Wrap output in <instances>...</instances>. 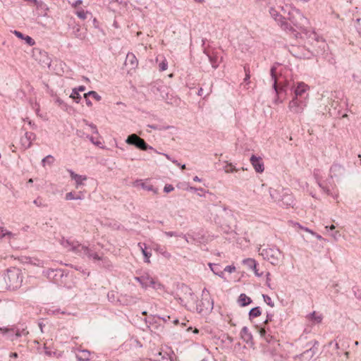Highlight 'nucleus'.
<instances>
[{
	"instance_id": "f257e3e1",
	"label": "nucleus",
	"mask_w": 361,
	"mask_h": 361,
	"mask_svg": "<svg viewBox=\"0 0 361 361\" xmlns=\"http://www.w3.org/2000/svg\"><path fill=\"white\" fill-rule=\"evenodd\" d=\"M3 280L5 286L2 288L15 290L20 286L22 283V277L20 271L18 269H8L6 272L3 275Z\"/></svg>"
},
{
	"instance_id": "f03ea898",
	"label": "nucleus",
	"mask_w": 361,
	"mask_h": 361,
	"mask_svg": "<svg viewBox=\"0 0 361 361\" xmlns=\"http://www.w3.org/2000/svg\"><path fill=\"white\" fill-rule=\"evenodd\" d=\"M259 252L264 259L267 260L273 265L279 264L283 258V252L276 247L259 248Z\"/></svg>"
},
{
	"instance_id": "7ed1b4c3",
	"label": "nucleus",
	"mask_w": 361,
	"mask_h": 361,
	"mask_svg": "<svg viewBox=\"0 0 361 361\" xmlns=\"http://www.w3.org/2000/svg\"><path fill=\"white\" fill-rule=\"evenodd\" d=\"M288 20L294 26L302 28L307 23V19L303 16L300 11L295 7H291L288 12Z\"/></svg>"
},
{
	"instance_id": "20e7f679",
	"label": "nucleus",
	"mask_w": 361,
	"mask_h": 361,
	"mask_svg": "<svg viewBox=\"0 0 361 361\" xmlns=\"http://www.w3.org/2000/svg\"><path fill=\"white\" fill-rule=\"evenodd\" d=\"M62 246L68 251L72 252L74 254L83 257V254L87 252V246L80 244L78 241H71L68 239H62Z\"/></svg>"
},
{
	"instance_id": "39448f33",
	"label": "nucleus",
	"mask_w": 361,
	"mask_h": 361,
	"mask_svg": "<svg viewBox=\"0 0 361 361\" xmlns=\"http://www.w3.org/2000/svg\"><path fill=\"white\" fill-rule=\"evenodd\" d=\"M126 142L127 144L134 145L140 149H142V150L152 149V150H154L156 153H158L157 152V150L153 149L152 147L149 146L142 138L140 137L138 135H137L135 133L128 135Z\"/></svg>"
},
{
	"instance_id": "423d86ee",
	"label": "nucleus",
	"mask_w": 361,
	"mask_h": 361,
	"mask_svg": "<svg viewBox=\"0 0 361 361\" xmlns=\"http://www.w3.org/2000/svg\"><path fill=\"white\" fill-rule=\"evenodd\" d=\"M134 279L135 281L139 282L141 286L145 289L149 286H152L155 289H159L161 287V283L157 282L149 274H144L141 276H135Z\"/></svg>"
},
{
	"instance_id": "0eeeda50",
	"label": "nucleus",
	"mask_w": 361,
	"mask_h": 361,
	"mask_svg": "<svg viewBox=\"0 0 361 361\" xmlns=\"http://www.w3.org/2000/svg\"><path fill=\"white\" fill-rule=\"evenodd\" d=\"M307 100L302 99L293 98L289 102L288 108L290 111L295 114H301L303 113L305 108L307 106Z\"/></svg>"
},
{
	"instance_id": "6e6552de",
	"label": "nucleus",
	"mask_w": 361,
	"mask_h": 361,
	"mask_svg": "<svg viewBox=\"0 0 361 361\" xmlns=\"http://www.w3.org/2000/svg\"><path fill=\"white\" fill-rule=\"evenodd\" d=\"M213 300L203 293L201 300L196 305V310L201 314L207 313L213 309Z\"/></svg>"
},
{
	"instance_id": "1a4fd4ad",
	"label": "nucleus",
	"mask_w": 361,
	"mask_h": 361,
	"mask_svg": "<svg viewBox=\"0 0 361 361\" xmlns=\"http://www.w3.org/2000/svg\"><path fill=\"white\" fill-rule=\"evenodd\" d=\"M269 13L273 17V18L278 22L279 25H280L282 29L284 30H292L293 28L290 25L286 20L285 18L279 13L276 9L271 8L269 10Z\"/></svg>"
},
{
	"instance_id": "9d476101",
	"label": "nucleus",
	"mask_w": 361,
	"mask_h": 361,
	"mask_svg": "<svg viewBox=\"0 0 361 361\" xmlns=\"http://www.w3.org/2000/svg\"><path fill=\"white\" fill-rule=\"evenodd\" d=\"M309 90V87L305 83L301 82L298 84L294 90L293 98L308 99V93L307 92Z\"/></svg>"
},
{
	"instance_id": "9b49d317",
	"label": "nucleus",
	"mask_w": 361,
	"mask_h": 361,
	"mask_svg": "<svg viewBox=\"0 0 361 361\" xmlns=\"http://www.w3.org/2000/svg\"><path fill=\"white\" fill-rule=\"evenodd\" d=\"M140 299V298L136 295L121 294L118 298V302L122 305H135Z\"/></svg>"
},
{
	"instance_id": "f8f14e48",
	"label": "nucleus",
	"mask_w": 361,
	"mask_h": 361,
	"mask_svg": "<svg viewBox=\"0 0 361 361\" xmlns=\"http://www.w3.org/2000/svg\"><path fill=\"white\" fill-rule=\"evenodd\" d=\"M319 342L315 341L312 347L305 350L300 355L302 361H310L317 353Z\"/></svg>"
},
{
	"instance_id": "ddd939ff",
	"label": "nucleus",
	"mask_w": 361,
	"mask_h": 361,
	"mask_svg": "<svg viewBox=\"0 0 361 361\" xmlns=\"http://www.w3.org/2000/svg\"><path fill=\"white\" fill-rule=\"evenodd\" d=\"M250 161L257 173H262L264 171V164L260 157L252 155Z\"/></svg>"
},
{
	"instance_id": "4468645a",
	"label": "nucleus",
	"mask_w": 361,
	"mask_h": 361,
	"mask_svg": "<svg viewBox=\"0 0 361 361\" xmlns=\"http://www.w3.org/2000/svg\"><path fill=\"white\" fill-rule=\"evenodd\" d=\"M68 172L69 173L71 179L75 180V186L77 189H79L82 185H83L84 181L87 179L86 176L78 175L71 169H68Z\"/></svg>"
},
{
	"instance_id": "2eb2a0df",
	"label": "nucleus",
	"mask_w": 361,
	"mask_h": 361,
	"mask_svg": "<svg viewBox=\"0 0 361 361\" xmlns=\"http://www.w3.org/2000/svg\"><path fill=\"white\" fill-rule=\"evenodd\" d=\"M271 80L273 81V88L275 91L276 94L278 98L276 101L279 100V94L284 90L283 87H279L277 83V78H276V68L275 66H272L270 70Z\"/></svg>"
},
{
	"instance_id": "dca6fc26",
	"label": "nucleus",
	"mask_w": 361,
	"mask_h": 361,
	"mask_svg": "<svg viewBox=\"0 0 361 361\" xmlns=\"http://www.w3.org/2000/svg\"><path fill=\"white\" fill-rule=\"evenodd\" d=\"M344 171L345 169L342 165L335 163L330 168L329 176L331 178L341 177L343 175Z\"/></svg>"
},
{
	"instance_id": "f3484780",
	"label": "nucleus",
	"mask_w": 361,
	"mask_h": 361,
	"mask_svg": "<svg viewBox=\"0 0 361 361\" xmlns=\"http://www.w3.org/2000/svg\"><path fill=\"white\" fill-rule=\"evenodd\" d=\"M35 57L43 66H50V59L48 57L46 52H42L39 50L35 51Z\"/></svg>"
},
{
	"instance_id": "a211bd4d",
	"label": "nucleus",
	"mask_w": 361,
	"mask_h": 361,
	"mask_svg": "<svg viewBox=\"0 0 361 361\" xmlns=\"http://www.w3.org/2000/svg\"><path fill=\"white\" fill-rule=\"evenodd\" d=\"M294 203L293 196L289 194L287 190L283 192V196L280 202L281 206L293 207Z\"/></svg>"
},
{
	"instance_id": "6ab92c4d",
	"label": "nucleus",
	"mask_w": 361,
	"mask_h": 361,
	"mask_svg": "<svg viewBox=\"0 0 361 361\" xmlns=\"http://www.w3.org/2000/svg\"><path fill=\"white\" fill-rule=\"evenodd\" d=\"M209 60L212 66L216 69L219 67V63L222 61V56H219L217 53L212 52L211 54H207Z\"/></svg>"
},
{
	"instance_id": "aec40b11",
	"label": "nucleus",
	"mask_w": 361,
	"mask_h": 361,
	"mask_svg": "<svg viewBox=\"0 0 361 361\" xmlns=\"http://www.w3.org/2000/svg\"><path fill=\"white\" fill-rule=\"evenodd\" d=\"M285 190H284V189L279 190L270 188L269 194H270V196H271V199L273 200V201L280 204L282 196H283V192H285Z\"/></svg>"
},
{
	"instance_id": "412c9836",
	"label": "nucleus",
	"mask_w": 361,
	"mask_h": 361,
	"mask_svg": "<svg viewBox=\"0 0 361 361\" xmlns=\"http://www.w3.org/2000/svg\"><path fill=\"white\" fill-rule=\"evenodd\" d=\"M91 353L87 350H79L76 353V357L80 361H88L90 359Z\"/></svg>"
},
{
	"instance_id": "4be33fe9",
	"label": "nucleus",
	"mask_w": 361,
	"mask_h": 361,
	"mask_svg": "<svg viewBox=\"0 0 361 361\" xmlns=\"http://www.w3.org/2000/svg\"><path fill=\"white\" fill-rule=\"evenodd\" d=\"M87 257L90 259L94 261L102 260V257L96 252H93L90 248L87 246V252L83 254V257Z\"/></svg>"
},
{
	"instance_id": "5701e85b",
	"label": "nucleus",
	"mask_w": 361,
	"mask_h": 361,
	"mask_svg": "<svg viewBox=\"0 0 361 361\" xmlns=\"http://www.w3.org/2000/svg\"><path fill=\"white\" fill-rule=\"evenodd\" d=\"M241 338L244 341L248 343L252 340V335L247 326H244L240 331Z\"/></svg>"
},
{
	"instance_id": "b1692460",
	"label": "nucleus",
	"mask_w": 361,
	"mask_h": 361,
	"mask_svg": "<svg viewBox=\"0 0 361 361\" xmlns=\"http://www.w3.org/2000/svg\"><path fill=\"white\" fill-rule=\"evenodd\" d=\"M208 266L215 275H217L221 278H224V272L219 269V264L209 263Z\"/></svg>"
},
{
	"instance_id": "393cba45",
	"label": "nucleus",
	"mask_w": 361,
	"mask_h": 361,
	"mask_svg": "<svg viewBox=\"0 0 361 361\" xmlns=\"http://www.w3.org/2000/svg\"><path fill=\"white\" fill-rule=\"evenodd\" d=\"M252 302L250 298L247 297L245 293H241L238 298V303L240 306L245 307Z\"/></svg>"
},
{
	"instance_id": "a878e982",
	"label": "nucleus",
	"mask_w": 361,
	"mask_h": 361,
	"mask_svg": "<svg viewBox=\"0 0 361 361\" xmlns=\"http://www.w3.org/2000/svg\"><path fill=\"white\" fill-rule=\"evenodd\" d=\"M138 246L140 247L142 253L145 258V262L147 263H149V258L152 256V253L146 251L147 247L145 243H139Z\"/></svg>"
},
{
	"instance_id": "bb28decb",
	"label": "nucleus",
	"mask_w": 361,
	"mask_h": 361,
	"mask_svg": "<svg viewBox=\"0 0 361 361\" xmlns=\"http://www.w3.org/2000/svg\"><path fill=\"white\" fill-rule=\"evenodd\" d=\"M84 195L81 192H79L78 194L75 195L73 192H69L66 194V200H82L83 199Z\"/></svg>"
},
{
	"instance_id": "cd10ccee",
	"label": "nucleus",
	"mask_w": 361,
	"mask_h": 361,
	"mask_svg": "<svg viewBox=\"0 0 361 361\" xmlns=\"http://www.w3.org/2000/svg\"><path fill=\"white\" fill-rule=\"evenodd\" d=\"M140 185L141 188L147 191H152L154 194H157L158 192V189L154 188L152 184L147 183V182H141L140 183Z\"/></svg>"
},
{
	"instance_id": "c85d7f7f",
	"label": "nucleus",
	"mask_w": 361,
	"mask_h": 361,
	"mask_svg": "<svg viewBox=\"0 0 361 361\" xmlns=\"http://www.w3.org/2000/svg\"><path fill=\"white\" fill-rule=\"evenodd\" d=\"M307 318L311 321H314L317 324L321 323L323 319L322 314H317L315 312L310 313L307 316Z\"/></svg>"
},
{
	"instance_id": "c756f323",
	"label": "nucleus",
	"mask_w": 361,
	"mask_h": 361,
	"mask_svg": "<svg viewBox=\"0 0 361 361\" xmlns=\"http://www.w3.org/2000/svg\"><path fill=\"white\" fill-rule=\"evenodd\" d=\"M130 63L132 66H135L137 63V59L133 54L128 53L126 56V63Z\"/></svg>"
},
{
	"instance_id": "7c9ffc66",
	"label": "nucleus",
	"mask_w": 361,
	"mask_h": 361,
	"mask_svg": "<svg viewBox=\"0 0 361 361\" xmlns=\"http://www.w3.org/2000/svg\"><path fill=\"white\" fill-rule=\"evenodd\" d=\"M32 135V133L29 134L28 133H26L25 137L21 138V142H22L23 145H25L27 144V145L25 147L26 148L30 147L31 145L30 140H31Z\"/></svg>"
},
{
	"instance_id": "2f4dec72",
	"label": "nucleus",
	"mask_w": 361,
	"mask_h": 361,
	"mask_svg": "<svg viewBox=\"0 0 361 361\" xmlns=\"http://www.w3.org/2000/svg\"><path fill=\"white\" fill-rule=\"evenodd\" d=\"M70 97L75 100L76 103H79L81 99V96L80 95L76 88H74L72 90V93L71 94Z\"/></svg>"
},
{
	"instance_id": "473e14b6",
	"label": "nucleus",
	"mask_w": 361,
	"mask_h": 361,
	"mask_svg": "<svg viewBox=\"0 0 361 361\" xmlns=\"http://www.w3.org/2000/svg\"><path fill=\"white\" fill-rule=\"evenodd\" d=\"M262 312L259 307H254L250 310L249 316L252 317H257L261 315Z\"/></svg>"
},
{
	"instance_id": "72a5a7b5",
	"label": "nucleus",
	"mask_w": 361,
	"mask_h": 361,
	"mask_svg": "<svg viewBox=\"0 0 361 361\" xmlns=\"http://www.w3.org/2000/svg\"><path fill=\"white\" fill-rule=\"evenodd\" d=\"M76 16L82 20H85L87 18L88 14H91L88 11H85L83 9L78 10L75 12Z\"/></svg>"
},
{
	"instance_id": "f704fd0d",
	"label": "nucleus",
	"mask_w": 361,
	"mask_h": 361,
	"mask_svg": "<svg viewBox=\"0 0 361 361\" xmlns=\"http://www.w3.org/2000/svg\"><path fill=\"white\" fill-rule=\"evenodd\" d=\"M54 158L51 155H48L45 157L42 160V166H44L46 164H48L49 165H51L54 163Z\"/></svg>"
},
{
	"instance_id": "c9c22d12",
	"label": "nucleus",
	"mask_w": 361,
	"mask_h": 361,
	"mask_svg": "<svg viewBox=\"0 0 361 361\" xmlns=\"http://www.w3.org/2000/svg\"><path fill=\"white\" fill-rule=\"evenodd\" d=\"M224 171L226 173H233L238 171V169L232 164H226L224 166Z\"/></svg>"
},
{
	"instance_id": "e433bc0d",
	"label": "nucleus",
	"mask_w": 361,
	"mask_h": 361,
	"mask_svg": "<svg viewBox=\"0 0 361 361\" xmlns=\"http://www.w3.org/2000/svg\"><path fill=\"white\" fill-rule=\"evenodd\" d=\"M85 96H90L92 98H94L97 101H100L102 99V97L100 95H99L95 91H90L87 93H85Z\"/></svg>"
},
{
	"instance_id": "4c0bfd02",
	"label": "nucleus",
	"mask_w": 361,
	"mask_h": 361,
	"mask_svg": "<svg viewBox=\"0 0 361 361\" xmlns=\"http://www.w3.org/2000/svg\"><path fill=\"white\" fill-rule=\"evenodd\" d=\"M259 333L261 337H262L268 343H270L269 338H267V330L264 328H260L259 330Z\"/></svg>"
},
{
	"instance_id": "58836bf2",
	"label": "nucleus",
	"mask_w": 361,
	"mask_h": 361,
	"mask_svg": "<svg viewBox=\"0 0 361 361\" xmlns=\"http://www.w3.org/2000/svg\"><path fill=\"white\" fill-rule=\"evenodd\" d=\"M244 263L247 264L252 269H256L257 264L254 259H247L244 260Z\"/></svg>"
},
{
	"instance_id": "ea45409f",
	"label": "nucleus",
	"mask_w": 361,
	"mask_h": 361,
	"mask_svg": "<svg viewBox=\"0 0 361 361\" xmlns=\"http://www.w3.org/2000/svg\"><path fill=\"white\" fill-rule=\"evenodd\" d=\"M264 301L270 307H274V303L272 302L271 298L267 295H262Z\"/></svg>"
},
{
	"instance_id": "a19ab883",
	"label": "nucleus",
	"mask_w": 361,
	"mask_h": 361,
	"mask_svg": "<svg viewBox=\"0 0 361 361\" xmlns=\"http://www.w3.org/2000/svg\"><path fill=\"white\" fill-rule=\"evenodd\" d=\"M55 103L60 106L61 109H65L67 108V105L63 102V101L59 97L56 98Z\"/></svg>"
},
{
	"instance_id": "79ce46f5",
	"label": "nucleus",
	"mask_w": 361,
	"mask_h": 361,
	"mask_svg": "<svg viewBox=\"0 0 361 361\" xmlns=\"http://www.w3.org/2000/svg\"><path fill=\"white\" fill-rule=\"evenodd\" d=\"M244 71H245V77L244 81L246 82H248L250 78V68L247 66H244Z\"/></svg>"
},
{
	"instance_id": "37998d69",
	"label": "nucleus",
	"mask_w": 361,
	"mask_h": 361,
	"mask_svg": "<svg viewBox=\"0 0 361 361\" xmlns=\"http://www.w3.org/2000/svg\"><path fill=\"white\" fill-rule=\"evenodd\" d=\"M318 185H319V187L323 190V191H324L325 193H326L328 195H332V196L334 197V198H336V197H338V195H337V194H336V195H333L330 192V190H329L328 188H325V187L322 186V185L320 183H318Z\"/></svg>"
},
{
	"instance_id": "c03bdc74",
	"label": "nucleus",
	"mask_w": 361,
	"mask_h": 361,
	"mask_svg": "<svg viewBox=\"0 0 361 361\" xmlns=\"http://www.w3.org/2000/svg\"><path fill=\"white\" fill-rule=\"evenodd\" d=\"M23 39H25V42H26L28 45H30V46H32V45H34V44H35V40H34L32 37H30V36H25V37L23 38Z\"/></svg>"
},
{
	"instance_id": "a18cd8bd",
	"label": "nucleus",
	"mask_w": 361,
	"mask_h": 361,
	"mask_svg": "<svg viewBox=\"0 0 361 361\" xmlns=\"http://www.w3.org/2000/svg\"><path fill=\"white\" fill-rule=\"evenodd\" d=\"M168 63L166 60H164L159 63V70L164 71L167 69Z\"/></svg>"
},
{
	"instance_id": "49530a36",
	"label": "nucleus",
	"mask_w": 361,
	"mask_h": 361,
	"mask_svg": "<svg viewBox=\"0 0 361 361\" xmlns=\"http://www.w3.org/2000/svg\"><path fill=\"white\" fill-rule=\"evenodd\" d=\"M85 122L86 123L87 125L89 126V127L91 128L93 133L98 134V130H97V126L94 124H93V123L89 124V123H87V122L86 121H85Z\"/></svg>"
},
{
	"instance_id": "de8ad7c7",
	"label": "nucleus",
	"mask_w": 361,
	"mask_h": 361,
	"mask_svg": "<svg viewBox=\"0 0 361 361\" xmlns=\"http://www.w3.org/2000/svg\"><path fill=\"white\" fill-rule=\"evenodd\" d=\"M33 203L37 207H44L42 203V200L40 197H37L36 200L33 201Z\"/></svg>"
},
{
	"instance_id": "09e8293b",
	"label": "nucleus",
	"mask_w": 361,
	"mask_h": 361,
	"mask_svg": "<svg viewBox=\"0 0 361 361\" xmlns=\"http://www.w3.org/2000/svg\"><path fill=\"white\" fill-rule=\"evenodd\" d=\"M147 127L151 128L154 130H165V129L169 128V127H161V126H158L156 125H148Z\"/></svg>"
},
{
	"instance_id": "8fccbe9b",
	"label": "nucleus",
	"mask_w": 361,
	"mask_h": 361,
	"mask_svg": "<svg viewBox=\"0 0 361 361\" xmlns=\"http://www.w3.org/2000/svg\"><path fill=\"white\" fill-rule=\"evenodd\" d=\"M174 190L172 185H166L164 188V191L166 193L170 192Z\"/></svg>"
},
{
	"instance_id": "3c124183",
	"label": "nucleus",
	"mask_w": 361,
	"mask_h": 361,
	"mask_svg": "<svg viewBox=\"0 0 361 361\" xmlns=\"http://www.w3.org/2000/svg\"><path fill=\"white\" fill-rule=\"evenodd\" d=\"M164 234L168 236V237H177V236H180L179 234H178L176 232H173V231H165L164 232Z\"/></svg>"
},
{
	"instance_id": "603ef678",
	"label": "nucleus",
	"mask_w": 361,
	"mask_h": 361,
	"mask_svg": "<svg viewBox=\"0 0 361 361\" xmlns=\"http://www.w3.org/2000/svg\"><path fill=\"white\" fill-rule=\"evenodd\" d=\"M235 271V267L234 266H226L225 268H224V271H227V272H229V273H232L233 271Z\"/></svg>"
},
{
	"instance_id": "864d4df0",
	"label": "nucleus",
	"mask_w": 361,
	"mask_h": 361,
	"mask_svg": "<svg viewBox=\"0 0 361 361\" xmlns=\"http://www.w3.org/2000/svg\"><path fill=\"white\" fill-rule=\"evenodd\" d=\"M11 233L10 232L6 231L2 227H0V238H3L6 235H11Z\"/></svg>"
},
{
	"instance_id": "5fc2aeb1",
	"label": "nucleus",
	"mask_w": 361,
	"mask_h": 361,
	"mask_svg": "<svg viewBox=\"0 0 361 361\" xmlns=\"http://www.w3.org/2000/svg\"><path fill=\"white\" fill-rule=\"evenodd\" d=\"M86 137L88 138L90 141L95 145H99L101 143L100 142L95 141L94 138L92 136H90L89 135H87Z\"/></svg>"
},
{
	"instance_id": "6e6d98bb",
	"label": "nucleus",
	"mask_w": 361,
	"mask_h": 361,
	"mask_svg": "<svg viewBox=\"0 0 361 361\" xmlns=\"http://www.w3.org/2000/svg\"><path fill=\"white\" fill-rule=\"evenodd\" d=\"M15 35H16L18 38L20 39H23L25 37V36L23 35V33H21L19 31H17V30H15L14 32Z\"/></svg>"
},
{
	"instance_id": "4d7b16f0",
	"label": "nucleus",
	"mask_w": 361,
	"mask_h": 361,
	"mask_svg": "<svg viewBox=\"0 0 361 361\" xmlns=\"http://www.w3.org/2000/svg\"><path fill=\"white\" fill-rule=\"evenodd\" d=\"M84 98L85 99L86 104L88 106H91L92 105V102L88 99V96H85V94H84Z\"/></svg>"
},
{
	"instance_id": "13d9d810",
	"label": "nucleus",
	"mask_w": 361,
	"mask_h": 361,
	"mask_svg": "<svg viewBox=\"0 0 361 361\" xmlns=\"http://www.w3.org/2000/svg\"><path fill=\"white\" fill-rule=\"evenodd\" d=\"M82 3V0H76L74 3L72 4V6L76 8L78 6L80 5Z\"/></svg>"
},
{
	"instance_id": "bf43d9fd",
	"label": "nucleus",
	"mask_w": 361,
	"mask_h": 361,
	"mask_svg": "<svg viewBox=\"0 0 361 361\" xmlns=\"http://www.w3.org/2000/svg\"><path fill=\"white\" fill-rule=\"evenodd\" d=\"M76 135L80 137H84L85 135V133L81 130H78L76 131Z\"/></svg>"
},
{
	"instance_id": "052dcab7",
	"label": "nucleus",
	"mask_w": 361,
	"mask_h": 361,
	"mask_svg": "<svg viewBox=\"0 0 361 361\" xmlns=\"http://www.w3.org/2000/svg\"><path fill=\"white\" fill-rule=\"evenodd\" d=\"M271 317H272V315H271V314H267V319H266V320L264 321V324H267V323H268L269 321H271Z\"/></svg>"
},
{
	"instance_id": "680f3d73",
	"label": "nucleus",
	"mask_w": 361,
	"mask_h": 361,
	"mask_svg": "<svg viewBox=\"0 0 361 361\" xmlns=\"http://www.w3.org/2000/svg\"><path fill=\"white\" fill-rule=\"evenodd\" d=\"M173 163H175L176 164H177L178 166H180L181 169H185V164H183V165H180L179 163H178L177 161L176 160H173L172 161Z\"/></svg>"
},
{
	"instance_id": "e2e57ef3",
	"label": "nucleus",
	"mask_w": 361,
	"mask_h": 361,
	"mask_svg": "<svg viewBox=\"0 0 361 361\" xmlns=\"http://www.w3.org/2000/svg\"><path fill=\"white\" fill-rule=\"evenodd\" d=\"M78 90V92H83L85 90V87L83 86V85H81V86H79L78 88H76Z\"/></svg>"
},
{
	"instance_id": "0e129e2a",
	"label": "nucleus",
	"mask_w": 361,
	"mask_h": 361,
	"mask_svg": "<svg viewBox=\"0 0 361 361\" xmlns=\"http://www.w3.org/2000/svg\"><path fill=\"white\" fill-rule=\"evenodd\" d=\"M18 353H11L10 354V357L13 358H17L18 357Z\"/></svg>"
},
{
	"instance_id": "69168bd1",
	"label": "nucleus",
	"mask_w": 361,
	"mask_h": 361,
	"mask_svg": "<svg viewBox=\"0 0 361 361\" xmlns=\"http://www.w3.org/2000/svg\"><path fill=\"white\" fill-rule=\"evenodd\" d=\"M160 319H161L163 321H164L165 322H167L169 319H170V316H166V317H159Z\"/></svg>"
},
{
	"instance_id": "338daca9",
	"label": "nucleus",
	"mask_w": 361,
	"mask_h": 361,
	"mask_svg": "<svg viewBox=\"0 0 361 361\" xmlns=\"http://www.w3.org/2000/svg\"><path fill=\"white\" fill-rule=\"evenodd\" d=\"M325 228L328 231L329 229L330 230H334L335 229V226L334 225H331V226H326Z\"/></svg>"
},
{
	"instance_id": "774afa93",
	"label": "nucleus",
	"mask_w": 361,
	"mask_h": 361,
	"mask_svg": "<svg viewBox=\"0 0 361 361\" xmlns=\"http://www.w3.org/2000/svg\"><path fill=\"white\" fill-rule=\"evenodd\" d=\"M193 180L196 182H201L202 180L198 176H196L193 178Z\"/></svg>"
}]
</instances>
